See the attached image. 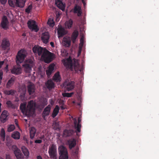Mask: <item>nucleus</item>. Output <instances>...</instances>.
I'll return each mask as SVG.
<instances>
[{"instance_id":"f257e3e1","label":"nucleus","mask_w":159,"mask_h":159,"mask_svg":"<svg viewBox=\"0 0 159 159\" xmlns=\"http://www.w3.org/2000/svg\"><path fill=\"white\" fill-rule=\"evenodd\" d=\"M32 50L35 55L41 56V58L46 63L51 62L52 59L53 54L45 48L35 45L32 48Z\"/></svg>"},{"instance_id":"f03ea898","label":"nucleus","mask_w":159,"mask_h":159,"mask_svg":"<svg viewBox=\"0 0 159 159\" xmlns=\"http://www.w3.org/2000/svg\"><path fill=\"white\" fill-rule=\"evenodd\" d=\"M36 106V102L35 101L30 100L28 102L27 108L25 103H21L20 107L22 112L25 113L26 115L30 116L34 114Z\"/></svg>"},{"instance_id":"7ed1b4c3","label":"nucleus","mask_w":159,"mask_h":159,"mask_svg":"<svg viewBox=\"0 0 159 159\" xmlns=\"http://www.w3.org/2000/svg\"><path fill=\"white\" fill-rule=\"evenodd\" d=\"M64 66L67 69H70L72 71L74 69L76 73H78L79 70L80 64L78 60L75 59L74 60V63L73 62L72 60L69 57L66 60H63L62 61Z\"/></svg>"},{"instance_id":"20e7f679","label":"nucleus","mask_w":159,"mask_h":159,"mask_svg":"<svg viewBox=\"0 0 159 159\" xmlns=\"http://www.w3.org/2000/svg\"><path fill=\"white\" fill-rule=\"evenodd\" d=\"M34 65V62L31 59H28L25 61L22 66L25 72L27 73L31 72Z\"/></svg>"},{"instance_id":"39448f33","label":"nucleus","mask_w":159,"mask_h":159,"mask_svg":"<svg viewBox=\"0 0 159 159\" xmlns=\"http://www.w3.org/2000/svg\"><path fill=\"white\" fill-rule=\"evenodd\" d=\"M26 51L24 49L19 51L16 57V62L17 64L23 62L26 57Z\"/></svg>"},{"instance_id":"423d86ee","label":"nucleus","mask_w":159,"mask_h":159,"mask_svg":"<svg viewBox=\"0 0 159 159\" xmlns=\"http://www.w3.org/2000/svg\"><path fill=\"white\" fill-rule=\"evenodd\" d=\"M60 157L59 159H68V152L66 148L63 146H60L58 148Z\"/></svg>"},{"instance_id":"0eeeda50","label":"nucleus","mask_w":159,"mask_h":159,"mask_svg":"<svg viewBox=\"0 0 159 159\" xmlns=\"http://www.w3.org/2000/svg\"><path fill=\"white\" fill-rule=\"evenodd\" d=\"M48 153L51 158L53 159H57V153L56 145L54 144L51 145L49 147Z\"/></svg>"},{"instance_id":"6e6552de","label":"nucleus","mask_w":159,"mask_h":159,"mask_svg":"<svg viewBox=\"0 0 159 159\" xmlns=\"http://www.w3.org/2000/svg\"><path fill=\"white\" fill-rule=\"evenodd\" d=\"M12 150L17 159H24V156L20 150L17 147L13 145L12 147Z\"/></svg>"},{"instance_id":"1a4fd4ad","label":"nucleus","mask_w":159,"mask_h":159,"mask_svg":"<svg viewBox=\"0 0 159 159\" xmlns=\"http://www.w3.org/2000/svg\"><path fill=\"white\" fill-rule=\"evenodd\" d=\"M27 24L29 29L32 30H34L36 32L39 31V29L36 24V22L34 20H30L28 21Z\"/></svg>"},{"instance_id":"9d476101","label":"nucleus","mask_w":159,"mask_h":159,"mask_svg":"<svg viewBox=\"0 0 159 159\" xmlns=\"http://www.w3.org/2000/svg\"><path fill=\"white\" fill-rule=\"evenodd\" d=\"M10 43L9 40L7 38H4L2 41L1 47L3 50H7L10 49Z\"/></svg>"},{"instance_id":"9b49d317","label":"nucleus","mask_w":159,"mask_h":159,"mask_svg":"<svg viewBox=\"0 0 159 159\" xmlns=\"http://www.w3.org/2000/svg\"><path fill=\"white\" fill-rule=\"evenodd\" d=\"M65 90L69 91L73 89L75 87V83L73 81L65 82L63 84Z\"/></svg>"},{"instance_id":"f8f14e48","label":"nucleus","mask_w":159,"mask_h":159,"mask_svg":"<svg viewBox=\"0 0 159 159\" xmlns=\"http://www.w3.org/2000/svg\"><path fill=\"white\" fill-rule=\"evenodd\" d=\"M76 133V130L75 131L73 129H65L63 132L62 136L63 137L66 138L71 136Z\"/></svg>"},{"instance_id":"ddd939ff","label":"nucleus","mask_w":159,"mask_h":159,"mask_svg":"<svg viewBox=\"0 0 159 159\" xmlns=\"http://www.w3.org/2000/svg\"><path fill=\"white\" fill-rule=\"evenodd\" d=\"M9 22L7 17L4 16L2 18L1 23L2 27L4 30H7L8 29V25Z\"/></svg>"},{"instance_id":"4468645a","label":"nucleus","mask_w":159,"mask_h":159,"mask_svg":"<svg viewBox=\"0 0 159 159\" xmlns=\"http://www.w3.org/2000/svg\"><path fill=\"white\" fill-rule=\"evenodd\" d=\"M27 89L29 95H32L35 92V85L33 83L29 82L28 83Z\"/></svg>"},{"instance_id":"2eb2a0df","label":"nucleus","mask_w":159,"mask_h":159,"mask_svg":"<svg viewBox=\"0 0 159 159\" xmlns=\"http://www.w3.org/2000/svg\"><path fill=\"white\" fill-rule=\"evenodd\" d=\"M11 71L12 74L16 75H20L22 72L21 68L16 66H14L11 70Z\"/></svg>"},{"instance_id":"dca6fc26","label":"nucleus","mask_w":159,"mask_h":159,"mask_svg":"<svg viewBox=\"0 0 159 159\" xmlns=\"http://www.w3.org/2000/svg\"><path fill=\"white\" fill-rule=\"evenodd\" d=\"M81 121V119L80 118H78V123H77V122L76 120L74 121V127L75 130H76V133L78 135V133H79L81 131V125L80 124Z\"/></svg>"},{"instance_id":"f3484780","label":"nucleus","mask_w":159,"mask_h":159,"mask_svg":"<svg viewBox=\"0 0 159 159\" xmlns=\"http://www.w3.org/2000/svg\"><path fill=\"white\" fill-rule=\"evenodd\" d=\"M49 37V33L48 32H45L42 34L41 39L44 43L47 44L48 42Z\"/></svg>"},{"instance_id":"a211bd4d","label":"nucleus","mask_w":159,"mask_h":159,"mask_svg":"<svg viewBox=\"0 0 159 159\" xmlns=\"http://www.w3.org/2000/svg\"><path fill=\"white\" fill-rule=\"evenodd\" d=\"M51 109V106L50 105H48L44 108L42 114L43 118H45V117L49 114Z\"/></svg>"},{"instance_id":"6ab92c4d","label":"nucleus","mask_w":159,"mask_h":159,"mask_svg":"<svg viewBox=\"0 0 159 159\" xmlns=\"http://www.w3.org/2000/svg\"><path fill=\"white\" fill-rule=\"evenodd\" d=\"M67 144L70 149L74 148L76 145V140L74 139H71L67 141Z\"/></svg>"},{"instance_id":"aec40b11","label":"nucleus","mask_w":159,"mask_h":159,"mask_svg":"<svg viewBox=\"0 0 159 159\" xmlns=\"http://www.w3.org/2000/svg\"><path fill=\"white\" fill-rule=\"evenodd\" d=\"M7 111L4 110L0 116L1 121L3 123H4L7 120V117L8 115H7Z\"/></svg>"},{"instance_id":"412c9836","label":"nucleus","mask_w":159,"mask_h":159,"mask_svg":"<svg viewBox=\"0 0 159 159\" xmlns=\"http://www.w3.org/2000/svg\"><path fill=\"white\" fill-rule=\"evenodd\" d=\"M45 86L49 90L52 89L54 87V84L51 80H48L45 83Z\"/></svg>"},{"instance_id":"4be33fe9","label":"nucleus","mask_w":159,"mask_h":159,"mask_svg":"<svg viewBox=\"0 0 159 159\" xmlns=\"http://www.w3.org/2000/svg\"><path fill=\"white\" fill-rule=\"evenodd\" d=\"M16 80L15 76H13L8 81L6 84V88L7 89H9L13 85L14 82Z\"/></svg>"},{"instance_id":"5701e85b","label":"nucleus","mask_w":159,"mask_h":159,"mask_svg":"<svg viewBox=\"0 0 159 159\" xmlns=\"http://www.w3.org/2000/svg\"><path fill=\"white\" fill-rule=\"evenodd\" d=\"M55 3L57 6L60 9L63 11L65 8V4H64L61 0H56Z\"/></svg>"},{"instance_id":"b1692460","label":"nucleus","mask_w":159,"mask_h":159,"mask_svg":"<svg viewBox=\"0 0 159 159\" xmlns=\"http://www.w3.org/2000/svg\"><path fill=\"white\" fill-rule=\"evenodd\" d=\"M16 7L23 8L24 7L26 0H15Z\"/></svg>"},{"instance_id":"393cba45","label":"nucleus","mask_w":159,"mask_h":159,"mask_svg":"<svg viewBox=\"0 0 159 159\" xmlns=\"http://www.w3.org/2000/svg\"><path fill=\"white\" fill-rule=\"evenodd\" d=\"M73 12L75 13H77L78 16H81L82 13L80 7L77 5H76L75 6Z\"/></svg>"},{"instance_id":"a878e982","label":"nucleus","mask_w":159,"mask_h":159,"mask_svg":"<svg viewBox=\"0 0 159 159\" xmlns=\"http://www.w3.org/2000/svg\"><path fill=\"white\" fill-rule=\"evenodd\" d=\"M57 33L59 37H63L66 34V32L64 28L60 27L58 29Z\"/></svg>"},{"instance_id":"bb28decb","label":"nucleus","mask_w":159,"mask_h":159,"mask_svg":"<svg viewBox=\"0 0 159 159\" xmlns=\"http://www.w3.org/2000/svg\"><path fill=\"white\" fill-rule=\"evenodd\" d=\"M79 35V32L78 31L75 30L72 33L71 36V40L73 43H74L75 42L76 40Z\"/></svg>"},{"instance_id":"cd10ccee","label":"nucleus","mask_w":159,"mask_h":159,"mask_svg":"<svg viewBox=\"0 0 159 159\" xmlns=\"http://www.w3.org/2000/svg\"><path fill=\"white\" fill-rule=\"evenodd\" d=\"M36 129L34 127H31L30 129V137L31 139H33L36 134Z\"/></svg>"},{"instance_id":"c85d7f7f","label":"nucleus","mask_w":159,"mask_h":159,"mask_svg":"<svg viewBox=\"0 0 159 159\" xmlns=\"http://www.w3.org/2000/svg\"><path fill=\"white\" fill-rule=\"evenodd\" d=\"M22 151L26 158H28L29 155V152L25 146H23L21 148Z\"/></svg>"},{"instance_id":"c756f323","label":"nucleus","mask_w":159,"mask_h":159,"mask_svg":"<svg viewBox=\"0 0 159 159\" xmlns=\"http://www.w3.org/2000/svg\"><path fill=\"white\" fill-rule=\"evenodd\" d=\"M59 110L60 108L59 106L58 105H56L52 112L51 116L53 118H55L59 113Z\"/></svg>"},{"instance_id":"7c9ffc66","label":"nucleus","mask_w":159,"mask_h":159,"mask_svg":"<svg viewBox=\"0 0 159 159\" xmlns=\"http://www.w3.org/2000/svg\"><path fill=\"white\" fill-rule=\"evenodd\" d=\"M11 137L15 139H19L20 138V134L17 131H15L12 134Z\"/></svg>"},{"instance_id":"2f4dec72","label":"nucleus","mask_w":159,"mask_h":159,"mask_svg":"<svg viewBox=\"0 0 159 159\" xmlns=\"http://www.w3.org/2000/svg\"><path fill=\"white\" fill-rule=\"evenodd\" d=\"M6 104L8 108L12 109L15 108L16 106L15 105L13 104L11 101L8 100L7 101Z\"/></svg>"},{"instance_id":"473e14b6","label":"nucleus","mask_w":159,"mask_h":159,"mask_svg":"<svg viewBox=\"0 0 159 159\" xmlns=\"http://www.w3.org/2000/svg\"><path fill=\"white\" fill-rule=\"evenodd\" d=\"M60 76L59 72L56 73L53 77V80L56 82H59L60 81Z\"/></svg>"},{"instance_id":"72a5a7b5","label":"nucleus","mask_w":159,"mask_h":159,"mask_svg":"<svg viewBox=\"0 0 159 159\" xmlns=\"http://www.w3.org/2000/svg\"><path fill=\"white\" fill-rule=\"evenodd\" d=\"M72 24L73 21L71 19L67 21L65 23L66 26L68 29H70L72 27Z\"/></svg>"},{"instance_id":"f704fd0d","label":"nucleus","mask_w":159,"mask_h":159,"mask_svg":"<svg viewBox=\"0 0 159 159\" xmlns=\"http://www.w3.org/2000/svg\"><path fill=\"white\" fill-rule=\"evenodd\" d=\"M3 93L7 95H13L15 94V91L13 89H11L9 90H5L3 91Z\"/></svg>"},{"instance_id":"c9c22d12","label":"nucleus","mask_w":159,"mask_h":159,"mask_svg":"<svg viewBox=\"0 0 159 159\" xmlns=\"http://www.w3.org/2000/svg\"><path fill=\"white\" fill-rule=\"evenodd\" d=\"M40 101L41 102L42 104H43L42 105V107H44L48 104L47 100L45 98H41Z\"/></svg>"},{"instance_id":"e433bc0d","label":"nucleus","mask_w":159,"mask_h":159,"mask_svg":"<svg viewBox=\"0 0 159 159\" xmlns=\"http://www.w3.org/2000/svg\"><path fill=\"white\" fill-rule=\"evenodd\" d=\"M0 136L2 138V140L4 141L5 137V131L3 128H2L1 129Z\"/></svg>"},{"instance_id":"4c0bfd02","label":"nucleus","mask_w":159,"mask_h":159,"mask_svg":"<svg viewBox=\"0 0 159 159\" xmlns=\"http://www.w3.org/2000/svg\"><path fill=\"white\" fill-rule=\"evenodd\" d=\"M74 94V93L72 92L71 93H63L62 94V96L64 97H67L68 98L71 97L72 95Z\"/></svg>"},{"instance_id":"58836bf2","label":"nucleus","mask_w":159,"mask_h":159,"mask_svg":"<svg viewBox=\"0 0 159 159\" xmlns=\"http://www.w3.org/2000/svg\"><path fill=\"white\" fill-rule=\"evenodd\" d=\"M65 46L67 47H69L70 45L71 41L70 39H66L64 41Z\"/></svg>"},{"instance_id":"ea45409f","label":"nucleus","mask_w":159,"mask_h":159,"mask_svg":"<svg viewBox=\"0 0 159 159\" xmlns=\"http://www.w3.org/2000/svg\"><path fill=\"white\" fill-rule=\"evenodd\" d=\"M32 4H30L29 5L28 7L25 9V11L26 12L29 14L30 12L32 10Z\"/></svg>"},{"instance_id":"a19ab883","label":"nucleus","mask_w":159,"mask_h":159,"mask_svg":"<svg viewBox=\"0 0 159 159\" xmlns=\"http://www.w3.org/2000/svg\"><path fill=\"white\" fill-rule=\"evenodd\" d=\"M15 128V126L14 125H11L8 128L7 131L9 132H11L13 131Z\"/></svg>"},{"instance_id":"79ce46f5","label":"nucleus","mask_w":159,"mask_h":159,"mask_svg":"<svg viewBox=\"0 0 159 159\" xmlns=\"http://www.w3.org/2000/svg\"><path fill=\"white\" fill-rule=\"evenodd\" d=\"M42 104L41 102L39 101V102L37 104H36V108L39 109H43L44 107H42Z\"/></svg>"},{"instance_id":"37998d69","label":"nucleus","mask_w":159,"mask_h":159,"mask_svg":"<svg viewBox=\"0 0 159 159\" xmlns=\"http://www.w3.org/2000/svg\"><path fill=\"white\" fill-rule=\"evenodd\" d=\"M54 69V66L53 65H50L49 67L48 70L49 71L52 72Z\"/></svg>"},{"instance_id":"c03bdc74","label":"nucleus","mask_w":159,"mask_h":159,"mask_svg":"<svg viewBox=\"0 0 159 159\" xmlns=\"http://www.w3.org/2000/svg\"><path fill=\"white\" fill-rule=\"evenodd\" d=\"M61 55L63 56H66L67 54V53L65 50H63L61 51Z\"/></svg>"},{"instance_id":"a18cd8bd","label":"nucleus","mask_w":159,"mask_h":159,"mask_svg":"<svg viewBox=\"0 0 159 159\" xmlns=\"http://www.w3.org/2000/svg\"><path fill=\"white\" fill-rule=\"evenodd\" d=\"M8 2L10 6L12 7H14V4L12 1L9 0Z\"/></svg>"},{"instance_id":"49530a36","label":"nucleus","mask_w":159,"mask_h":159,"mask_svg":"<svg viewBox=\"0 0 159 159\" xmlns=\"http://www.w3.org/2000/svg\"><path fill=\"white\" fill-rule=\"evenodd\" d=\"M42 142V140L41 139H37L34 142L35 143H40Z\"/></svg>"},{"instance_id":"de8ad7c7","label":"nucleus","mask_w":159,"mask_h":159,"mask_svg":"<svg viewBox=\"0 0 159 159\" xmlns=\"http://www.w3.org/2000/svg\"><path fill=\"white\" fill-rule=\"evenodd\" d=\"M46 74L48 75H50L52 73V72L51 71H49V70H47L46 71Z\"/></svg>"},{"instance_id":"09e8293b","label":"nucleus","mask_w":159,"mask_h":159,"mask_svg":"<svg viewBox=\"0 0 159 159\" xmlns=\"http://www.w3.org/2000/svg\"><path fill=\"white\" fill-rule=\"evenodd\" d=\"M1 3L2 4H4L7 1V0H0Z\"/></svg>"},{"instance_id":"8fccbe9b","label":"nucleus","mask_w":159,"mask_h":159,"mask_svg":"<svg viewBox=\"0 0 159 159\" xmlns=\"http://www.w3.org/2000/svg\"><path fill=\"white\" fill-rule=\"evenodd\" d=\"M78 151H79V148H76L75 149V151L74 152L75 154V155L77 154L78 153Z\"/></svg>"},{"instance_id":"3c124183","label":"nucleus","mask_w":159,"mask_h":159,"mask_svg":"<svg viewBox=\"0 0 159 159\" xmlns=\"http://www.w3.org/2000/svg\"><path fill=\"white\" fill-rule=\"evenodd\" d=\"M4 63V61H0V69Z\"/></svg>"},{"instance_id":"603ef678","label":"nucleus","mask_w":159,"mask_h":159,"mask_svg":"<svg viewBox=\"0 0 159 159\" xmlns=\"http://www.w3.org/2000/svg\"><path fill=\"white\" fill-rule=\"evenodd\" d=\"M3 72L0 71V80L1 81L2 78Z\"/></svg>"},{"instance_id":"864d4df0","label":"nucleus","mask_w":159,"mask_h":159,"mask_svg":"<svg viewBox=\"0 0 159 159\" xmlns=\"http://www.w3.org/2000/svg\"><path fill=\"white\" fill-rule=\"evenodd\" d=\"M6 159H11L10 156L9 155H6Z\"/></svg>"},{"instance_id":"5fc2aeb1","label":"nucleus","mask_w":159,"mask_h":159,"mask_svg":"<svg viewBox=\"0 0 159 159\" xmlns=\"http://www.w3.org/2000/svg\"><path fill=\"white\" fill-rule=\"evenodd\" d=\"M50 44L52 47H54V43L53 42H51L50 43Z\"/></svg>"},{"instance_id":"6e6d98bb","label":"nucleus","mask_w":159,"mask_h":159,"mask_svg":"<svg viewBox=\"0 0 159 159\" xmlns=\"http://www.w3.org/2000/svg\"><path fill=\"white\" fill-rule=\"evenodd\" d=\"M15 124H16V125L17 126H18V122H17V119H15Z\"/></svg>"},{"instance_id":"4d7b16f0","label":"nucleus","mask_w":159,"mask_h":159,"mask_svg":"<svg viewBox=\"0 0 159 159\" xmlns=\"http://www.w3.org/2000/svg\"><path fill=\"white\" fill-rule=\"evenodd\" d=\"M37 159H43L42 157L40 156H37Z\"/></svg>"},{"instance_id":"13d9d810","label":"nucleus","mask_w":159,"mask_h":159,"mask_svg":"<svg viewBox=\"0 0 159 159\" xmlns=\"http://www.w3.org/2000/svg\"><path fill=\"white\" fill-rule=\"evenodd\" d=\"M82 2L83 3L84 7L86 5V3H85L84 0H81Z\"/></svg>"},{"instance_id":"bf43d9fd","label":"nucleus","mask_w":159,"mask_h":159,"mask_svg":"<svg viewBox=\"0 0 159 159\" xmlns=\"http://www.w3.org/2000/svg\"><path fill=\"white\" fill-rule=\"evenodd\" d=\"M80 44H82V45H83V43L82 42H83V40H82V38L80 39Z\"/></svg>"},{"instance_id":"052dcab7","label":"nucleus","mask_w":159,"mask_h":159,"mask_svg":"<svg viewBox=\"0 0 159 159\" xmlns=\"http://www.w3.org/2000/svg\"><path fill=\"white\" fill-rule=\"evenodd\" d=\"M61 109H62V110H64L65 109V108L63 106H61Z\"/></svg>"},{"instance_id":"680f3d73","label":"nucleus","mask_w":159,"mask_h":159,"mask_svg":"<svg viewBox=\"0 0 159 159\" xmlns=\"http://www.w3.org/2000/svg\"><path fill=\"white\" fill-rule=\"evenodd\" d=\"M49 24H50V25H54V23L53 21L51 23H50Z\"/></svg>"},{"instance_id":"e2e57ef3","label":"nucleus","mask_w":159,"mask_h":159,"mask_svg":"<svg viewBox=\"0 0 159 159\" xmlns=\"http://www.w3.org/2000/svg\"><path fill=\"white\" fill-rule=\"evenodd\" d=\"M5 68L6 69H7L8 68V65H7Z\"/></svg>"},{"instance_id":"0e129e2a","label":"nucleus","mask_w":159,"mask_h":159,"mask_svg":"<svg viewBox=\"0 0 159 159\" xmlns=\"http://www.w3.org/2000/svg\"><path fill=\"white\" fill-rule=\"evenodd\" d=\"M26 143H27V144H28V140L27 139H26Z\"/></svg>"},{"instance_id":"69168bd1","label":"nucleus","mask_w":159,"mask_h":159,"mask_svg":"<svg viewBox=\"0 0 159 159\" xmlns=\"http://www.w3.org/2000/svg\"><path fill=\"white\" fill-rule=\"evenodd\" d=\"M32 143V142L31 141H30V144H31Z\"/></svg>"},{"instance_id":"338daca9","label":"nucleus","mask_w":159,"mask_h":159,"mask_svg":"<svg viewBox=\"0 0 159 159\" xmlns=\"http://www.w3.org/2000/svg\"><path fill=\"white\" fill-rule=\"evenodd\" d=\"M25 96V94H24L23 95V97H24Z\"/></svg>"},{"instance_id":"774afa93","label":"nucleus","mask_w":159,"mask_h":159,"mask_svg":"<svg viewBox=\"0 0 159 159\" xmlns=\"http://www.w3.org/2000/svg\"><path fill=\"white\" fill-rule=\"evenodd\" d=\"M0 159H3L1 157H0Z\"/></svg>"}]
</instances>
